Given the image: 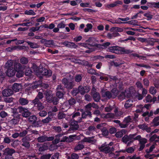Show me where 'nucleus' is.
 Returning <instances> with one entry per match:
<instances>
[{
	"label": "nucleus",
	"instance_id": "1",
	"mask_svg": "<svg viewBox=\"0 0 159 159\" xmlns=\"http://www.w3.org/2000/svg\"><path fill=\"white\" fill-rule=\"evenodd\" d=\"M14 66L16 70V72H17L16 75V76L18 78L22 77L24 74V70L25 66H22L20 63L18 62L14 63Z\"/></svg>",
	"mask_w": 159,
	"mask_h": 159
},
{
	"label": "nucleus",
	"instance_id": "2",
	"mask_svg": "<svg viewBox=\"0 0 159 159\" xmlns=\"http://www.w3.org/2000/svg\"><path fill=\"white\" fill-rule=\"evenodd\" d=\"M34 71L37 75L40 78H42L41 75L49 77L52 74L51 70L48 71L44 68L39 69L37 67L36 70Z\"/></svg>",
	"mask_w": 159,
	"mask_h": 159
},
{
	"label": "nucleus",
	"instance_id": "3",
	"mask_svg": "<svg viewBox=\"0 0 159 159\" xmlns=\"http://www.w3.org/2000/svg\"><path fill=\"white\" fill-rule=\"evenodd\" d=\"M98 149L100 152L105 154L111 153L114 150L113 147H109L108 146H107V145L106 144V143L102 144L99 147Z\"/></svg>",
	"mask_w": 159,
	"mask_h": 159
},
{
	"label": "nucleus",
	"instance_id": "4",
	"mask_svg": "<svg viewBox=\"0 0 159 159\" xmlns=\"http://www.w3.org/2000/svg\"><path fill=\"white\" fill-rule=\"evenodd\" d=\"M37 117L35 115H32L29 117L28 121L32 126L38 127L41 126L42 123L41 121H37Z\"/></svg>",
	"mask_w": 159,
	"mask_h": 159
},
{
	"label": "nucleus",
	"instance_id": "5",
	"mask_svg": "<svg viewBox=\"0 0 159 159\" xmlns=\"http://www.w3.org/2000/svg\"><path fill=\"white\" fill-rule=\"evenodd\" d=\"M112 94L109 91H102V95L104 97H107L108 98H110L112 97L114 98L116 96L118 93V91L116 89L114 88L111 91Z\"/></svg>",
	"mask_w": 159,
	"mask_h": 159
},
{
	"label": "nucleus",
	"instance_id": "6",
	"mask_svg": "<svg viewBox=\"0 0 159 159\" xmlns=\"http://www.w3.org/2000/svg\"><path fill=\"white\" fill-rule=\"evenodd\" d=\"M17 111L19 113H21L23 117L25 118L30 117L31 115V112L27 109L23 108L22 107H18Z\"/></svg>",
	"mask_w": 159,
	"mask_h": 159
},
{
	"label": "nucleus",
	"instance_id": "7",
	"mask_svg": "<svg viewBox=\"0 0 159 159\" xmlns=\"http://www.w3.org/2000/svg\"><path fill=\"white\" fill-rule=\"evenodd\" d=\"M62 83L64 84L65 87L68 89H71L74 86L73 83L70 81H69L67 79L64 78L62 80Z\"/></svg>",
	"mask_w": 159,
	"mask_h": 159
},
{
	"label": "nucleus",
	"instance_id": "8",
	"mask_svg": "<svg viewBox=\"0 0 159 159\" xmlns=\"http://www.w3.org/2000/svg\"><path fill=\"white\" fill-rule=\"evenodd\" d=\"M32 101L34 106L36 107L38 110H41L44 108L43 106L42 103L39 102V100H33Z\"/></svg>",
	"mask_w": 159,
	"mask_h": 159
},
{
	"label": "nucleus",
	"instance_id": "9",
	"mask_svg": "<svg viewBox=\"0 0 159 159\" xmlns=\"http://www.w3.org/2000/svg\"><path fill=\"white\" fill-rule=\"evenodd\" d=\"M70 129L73 130H78L79 128L77 121L71 120L70 121Z\"/></svg>",
	"mask_w": 159,
	"mask_h": 159
},
{
	"label": "nucleus",
	"instance_id": "10",
	"mask_svg": "<svg viewBox=\"0 0 159 159\" xmlns=\"http://www.w3.org/2000/svg\"><path fill=\"white\" fill-rule=\"evenodd\" d=\"M120 47L119 46H112L109 47L108 50L109 51L116 54H120Z\"/></svg>",
	"mask_w": 159,
	"mask_h": 159
},
{
	"label": "nucleus",
	"instance_id": "11",
	"mask_svg": "<svg viewBox=\"0 0 159 159\" xmlns=\"http://www.w3.org/2000/svg\"><path fill=\"white\" fill-rule=\"evenodd\" d=\"M13 67L14 66H13ZM16 73V70L14 67L8 68L7 72V74L8 76L12 77Z\"/></svg>",
	"mask_w": 159,
	"mask_h": 159
},
{
	"label": "nucleus",
	"instance_id": "12",
	"mask_svg": "<svg viewBox=\"0 0 159 159\" xmlns=\"http://www.w3.org/2000/svg\"><path fill=\"white\" fill-rule=\"evenodd\" d=\"M79 92L82 94H84L85 92H88L90 90V88L87 87H83L80 86L79 87Z\"/></svg>",
	"mask_w": 159,
	"mask_h": 159
},
{
	"label": "nucleus",
	"instance_id": "13",
	"mask_svg": "<svg viewBox=\"0 0 159 159\" xmlns=\"http://www.w3.org/2000/svg\"><path fill=\"white\" fill-rule=\"evenodd\" d=\"M122 3V2L121 1L119 0H117L114 2L113 3L107 5L106 7L107 9H110L111 7H114L116 6L118 4L121 5Z\"/></svg>",
	"mask_w": 159,
	"mask_h": 159
},
{
	"label": "nucleus",
	"instance_id": "14",
	"mask_svg": "<svg viewBox=\"0 0 159 159\" xmlns=\"http://www.w3.org/2000/svg\"><path fill=\"white\" fill-rule=\"evenodd\" d=\"M13 94V91L9 89H7L4 90L2 91V94L3 96L9 97L11 96Z\"/></svg>",
	"mask_w": 159,
	"mask_h": 159
},
{
	"label": "nucleus",
	"instance_id": "15",
	"mask_svg": "<svg viewBox=\"0 0 159 159\" xmlns=\"http://www.w3.org/2000/svg\"><path fill=\"white\" fill-rule=\"evenodd\" d=\"M15 152V150L13 149L6 148L4 150V153L7 156H11Z\"/></svg>",
	"mask_w": 159,
	"mask_h": 159
},
{
	"label": "nucleus",
	"instance_id": "16",
	"mask_svg": "<svg viewBox=\"0 0 159 159\" xmlns=\"http://www.w3.org/2000/svg\"><path fill=\"white\" fill-rule=\"evenodd\" d=\"M22 143L21 145L23 146L28 148H29L30 146L29 142L26 137L23 138L22 139Z\"/></svg>",
	"mask_w": 159,
	"mask_h": 159
},
{
	"label": "nucleus",
	"instance_id": "17",
	"mask_svg": "<svg viewBox=\"0 0 159 159\" xmlns=\"http://www.w3.org/2000/svg\"><path fill=\"white\" fill-rule=\"evenodd\" d=\"M21 88L22 86L21 84L16 83H14L12 87L13 90L16 92L19 91Z\"/></svg>",
	"mask_w": 159,
	"mask_h": 159
},
{
	"label": "nucleus",
	"instance_id": "18",
	"mask_svg": "<svg viewBox=\"0 0 159 159\" xmlns=\"http://www.w3.org/2000/svg\"><path fill=\"white\" fill-rule=\"evenodd\" d=\"M136 101H137V100H127L124 105L125 107L126 108H129L132 105V103Z\"/></svg>",
	"mask_w": 159,
	"mask_h": 159
},
{
	"label": "nucleus",
	"instance_id": "19",
	"mask_svg": "<svg viewBox=\"0 0 159 159\" xmlns=\"http://www.w3.org/2000/svg\"><path fill=\"white\" fill-rule=\"evenodd\" d=\"M87 116H89L90 117H92V114L90 111L86 110L82 113V117L83 118H85Z\"/></svg>",
	"mask_w": 159,
	"mask_h": 159
},
{
	"label": "nucleus",
	"instance_id": "20",
	"mask_svg": "<svg viewBox=\"0 0 159 159\" xmlns=\"http://www.w3.org/2000/svg\"><path fill=\"white\" fill-rule=\"evenodd\" d=\"M120 54H129L131 53L132 52L129 49H125L124 48H122L120 47Z\"/></svg>",
	"mask_w": 159,
	"mask_h": 159
},
{
	"label": "nucleus",
	"instance_id": "21",
	"mask_svg": "<svg viewBox=\"0 0 159 159\" xmlns=\"http://www.w3.org/2000/svg\"><path fill=\"white\" fill-rule=\"evenodd\" d=\"M42 84V81L39 80L37 82H35L33 84L30 85L32 89H36L39 86H40Z\"/></svg>",
	"mask_w": 159,
	"mask_h": 159
},
{
	"label": "nucleus",
	"instance_id": "22",
	"mask_svg": "<svg viewBox=\"0 0 159 159\" xmlns=\"http://www.w3.org/2000/svg\"><path fill=\"white\" fill-rule=\"evenodd\" d=\"M125 133V129H122L120 131H118L116 133L115 136L117 138H120L122 137L124 134Z\"/></svg>",
	"mask_w": 159,
	"mask_h": 159
},
{
	"label": "nucleus",
	"instance_id": "23",
	"mask_svg": "<svg viewBox=\"0 0 159 159\" xmlns=\"http://www.w3.org/2000/svg\"><path fill=\"white\" fill-rule=\"evenodd\" d=\"M84 139L85 142L92 143H95L96 141L93 137L85 138H84Z\"/></svg>",
	"mask_w": 159,
	"mask_h": 159
},
{
	"label": "nucleus",
	"instance_id": "24",
	"mask_svg": "<svg viewBox=\"0 0 159 159\" xmlns=\"http://www.w3.org/2000/svg\"><path fill=\"white\" fill-rule=\"evenodd\" d=\"M138 22L136 20H132L126 22H124V24L127 23L134 25H138Z\"/></svg>",
	"mask_w": 159,
	"mask_h": 159
},
{
	"label": "nucleus",
	"instance_id": "25",
	"mask_svg": "<svg viewBox=\"0 0 159 159\" xmlns=\"http://www.w3.org/2000/svg\"><path fill=\"white\" fill-rule=\"evenodd\" d=\"M76 63H78L79 64H83L84 65L87 66L89 67H91L92 66V65L90 64H89V62L87 61H84L80 62L76 61Z\"/></svg>",
	"mask_w": 159,
	"mask_h": 159
},
{
	"label": "nucleus",
	"instance_id": "26",
	"mask_svg": "<svg viewBox=\"0 0 159 159\" xmlns=\"http://www.w3.org/2000/svg\"><path fill=\"white\" fill-rule=\"evenodd\" d=\"M46 136H42L39 137L37 138V140L39 143L43 142L46 141Z\"/></svg>",
	"mask_w": 159,
	"mask_h": 159
},
{
	"label": "nucleus",
	"instance_id": "27",
	"mask_svg": "<svg viewBox=\"0 0 159 159\" xmlns=\"http://www.w3.org/2000/svg\"><path fill=\"white\" fill-rule=\"evenodd\" d=\"M86 27L84 29V31L85 32H87L92 28L93 26L92 24L88 23L86 25Z\"/></svg>",
	"mask_w": 159,
	"mask_h": 159
},
{
	"label": "nucleus",
	"instance_id": "28",
	"mask_svg": "<svg viewBox=\"0 0 159 159\" xmlns=\"http://www.w3.org/2000/svg\"><path fill=\"white\" fill-rule=\"evenodd\" d=\"M18 108L16 109H14L13 111V115L14 117H16V118L19 119V115L18 114L19 111H17Z\"/></svg>",
	"mask_w": 159,
	"mask_h": 159
},
{
	"label": "nucleus",
	"instance_id": "29",
	"mask_svg": "<svg viewBox=\"0 0 159 159\" xmlns=\"http://www.w3.org/2000/svg\"><path fill=\"white\" fill-rule=\"evenodd\" d=\"M93 96L94 99H99L100 96L99 93L96 92H92Z\"/></svg>",
	"mask_w": 159,
	"mask_h": 159
},
{
	"label": "nucleus",
	"instance_id": "30",
	"mask_svg": "<svg viewBox=\"0 0 159 159\" xmlns=\"http://www.w3.org/2000/svg\"><path fill=\"white\" fill-rule=\"evenodd\" d=\"M111 43L110 42H107L103 43L102 44H99L98 45L100 48H107L108 46L110 45Z\"/></svg>",
	"mask_w": 159,
	"mask_h": 159
},
{
	"label": "nucleus",
	"instance_id": "31",
	"mask_svg": "<svg viewBox=\"0 0 159 159\" xmlns=\"http://www.w3.org/2000/svg\"><path fill=\"white\" fill-rule=\"evenodd\" d=\"M63 44L67 46L71 45L73 47H74L75 48L77 47V46L72 42H65L63 43Z\"/></svg>",
	"mask_w": 159,
	"mask_h": 159
},
{
	"label": "nucleus",
	"instance_id": "32",
	"mask_svg": "<svg viewBox=\"0 0 159 159\" xmlns=\"http://www.w3.org/2000/svg\"><path fill=\"white\" fill-rule=\"evenodd\" d=\"M13 61L12 60H9L6 64V66L8 68H11L13 65Z\"/></svg>",
	"mask_w": 159,
	"mask_h": 159
},
{
	"label": "nucleus",
	"instance_id": "33",
	"mask_svg": "<svg viewBox=\"0 0 159 159\" xmlns=\"http://www.w3.org/2000/svg\"><path fill=\"white\" fill-rule=\"evenodd\" d=\"M84 148V146L83 145L79 144L75 147L74 149L75 151H76L79 150H81Z\"/></svg>",
	"mask_w": 159,
	"mask_h": 159
},
{
	"label": "nucleus",
	"instance_id": "34",
	"mask_svg": "<svg viewBox=\"0 0 159 159\" xmlns=\"http://www.w3.org/2000/svg\"><path fill=\"white\" fill-rule=\"evenodd\" d=\"M25 14L26 15H35L36 13L34 12L32 10H26L25 12Z\"/></svg>",
	"mask_w": 159,
	"mask_h": 159
},
{
	"label": "nucleus",
	"instance_id": "35",
	"mask_svg": "<svg viewBox=\"0 0 159 159\" xmlns=\"http://www.w3.org/2000/svg\"><path fill=\"white\" fill-rule=\"evenodd\" d=\"M20 62L22 64H25L28 63V60L26 58L23 57L20 59Z\"/></svg>",
	"mask_w": 159,
	"mask_h": 159
},
{
	"label": "nucleus",
	"instance_id": "36",
	"mask_svg": "<svg viewBox=\"0 0 159 159\" xmlns=\"http://www.w3.org/2000/svg\"><path fill=\"white\" fill-rule=\"evenodd\" d=\"M115 113H107L105 116L104 118H113L115 117Z\"/></svg>",
	"mask_w": 159,
	"mask_h": 159
},
{
	"label": "nucleus",
	"instance_id": "37",
	"mask_svg": "<svg viewBox=\"0 0 159 159\" xmlns=\"http://www.w3.org/2000/svg\"><path fill=\"white\" fill-rule=\"evenodd\" d=\"M115 116L116 117H120L122 115V113L121 111H118L117 108H116L114 111Z\"/></svg>",
	"mask_w": 159,
	"mask_h": 159
},
{
	"label": "nucleus",
	"instance_id": "38",
	"mask_svg": "<svg viewBox=\"0 0 159 159\" xmlns=\"http://www.w3.org/2000/svg\"><path fill=\"white\" fill-rule=\"evenodd\" d=\"M122 140L123 142L126 144L127 143V142L130 140L128 136L127 135H125L122 138Z\"/></svg>",
	"mask_w": 159,
	"mask_h": 159
},
{
	"label": "nucleus",
	"instance_id": "39",
	"mask_svg": "<svg viewBox=\"0 0 159 159\" xmlns=\"http://www.w3.org/2000/svg\"><path fill=\"white\" fill-rule=\"evenodd\" d=\"M54 44V42L52 40H47L45 43V46L46 47H50Z\"/></svg>",
	"mask_w": 159,
	"mask_h": 159
},
{
	"label": "nucleus",
	"instance_id": "40",
	"mask_svg": "<svg viewBox=\"0 0 159 159\" xmlns=\"http://www.w3.org/2000/svg\"><path fill=\"white\" fill-rule=\"evenodd\" d=\"M79 157L76 153H73L70 156V157H69L68 159H79Z\"/></svg>",
	"mask_w": 159,
	"mask_h": 159
},
{
	"label": "nucleus",
	"instance_id": "41",
	"mask_svg": "<svg viewBox=\"0 0 159 159\" xmlns=\"http://www.w3.org/2000/svg\"><path fill=\"white\" fill-rule=\"evenodd\" d=\"M138 107L139 108V109H137L136 111V113H140L141 112H143V105H140L138 106Z\"/></svg>",
	"mask_w": 159,
	"mask_h": 159
},
{
	"label": "nucleus",
	"instance_id": "42",
	"mask_svg": "<svg viewBox=\"0 0 159 159\" xmlns=\"http://www.w3.org/2000/svg\"><path fill=\"white\" fill-rule=\"evenodd\" d=\"M27 43L31 48H37L38 47V46L35 43H31L30 42H27Z\"/></svg>",
	"mask_w": 159,
	"mask_h": 159
},
{
	"label": "nucleus",
	"instance_id": "43",
	"mask_svg": "<svg viewBox=\"0 0 159 159\" xmlns=\"http://www.w3.org/2000/svg\"><path fill=\"white\" fill-rule=\"evenodd\" d=\"M58 118L59 120H61L65 118L66 116V115L61 112H60L58 114Z\"/></svg>",
	"mask_w": 159,
	"mask_h": 159
},
{
	"label": "nucleus",
	"instance_id": "44",
	"mask_svg": "<svg viewBox=\"0 0 159 159\" xmlns=\"http://www.w3.org/2000/svg\"><path fill=\"white\" fill-rule=\"evenodd\" d=\"M51 121H52L51 118L48 116L46 118L43 120H42V122L43 124H46L48 123L49 122Z\"/></svg>",
	"mask_w": 159,
	"mask_h": 159
},
{
	"label": "nucleus",
	"instance_id": "45",
	"mask_svg": "<svg viewBox=\"0 0 159 159\" xmlns=\"http://www.w3.org/2000/svg\"><path fill=\"white\" fill-rule=\"evenodd\" d=\"M102 134L104 136H107L108 135L109 132L105 128H104L102 130Z\"/></svg>",
	"mask_w": 159,
	"mask_h": 159
},
{
	"label": "nucleus",
	"instance_id": "46",
	"mask_svg": "<svg viewBox=\"0 0 159 159\" xmlns=\"http://www.w3.org/2000/svg\"><path fill=\"white\" fill-rule=\"evenodd\" d=\"M134 149L133 147H130L126 148V151L128 153H132L134 152Z\"/></svg>",
	"mask_w": 159,
	"mask_h": 159
},
{
	"label": "nucleus",
	"instance_id": "47",
	"mask_svg": "<svg viewBox=\"0 0 159 159\" xmlns=\"http://www.w3.org/2000/svg\"><path fill=\"white\" fill-rule=\"evenodd\" d=\"M80 6L83 7H91L89 3H81L80 4Z\"/></svg>",
	"mask_w": 159,
	"mask_h": 159
},
{
	"label": "nucleus",
	"instance_id": "48",
	"mask_svg": "<svg viewBox=\"0 0 159 159\" xmlns=\"http://www.w3.org/2000/svg\"><path fill=\"white\" fill-rule=\"evenodd\" d=\"M32 25V23L31 22H28L26 23H21L20 25L21 26H30Z\"/></svg>",
	"mask_w": 159,
	"mask_h": 159
},
{
	"label": "nucleus",
	"instance_id": "49",
	"mask_svg": "<svg viewBox=\"0 0 159 159\" xmlns=\"http://www.w3.org/2000/svg\"><path fill=\"white\" fill-rule=\"evenodd\" d=\"M82 78V76L80 75H78L75 76V80L76 82H79L81 81Z\"/></svg>",
	"mask_w": 159,
	"mask_h": 159
},
{
	"label": "nucleus",
	"instance_id": "50",
	"mask_svg": "<svg viewBox=\"0 0 159 159\" xmlns=\"http://www.w3.org/2000/svg\"><path fill=\"white\" fill-rule=\"evenodd\" d=\"M149 92L151 94H154L156 93V90L154 87L151 86L150 88Z\"/></svg>",
	"mask_w": 159,
	"mask_h": 159
},
{
	"label": "nucleus",
	"instance_id": "51",
	"mask_svg": "<svg viewBox=\"0 0 159 159\" xmlns=\"http://www.w3.org/2000/svg\"><path fill=\"white\" fill-rule=\"evenodd\" d=\"M32 73V72L31 70L29 68L26 70L25 74L26 75L30 77L31 76Z\"/></svg>",
	"mask_w": 159,
	"mask_h": 159
},
{
	"label": "nucleus",
	"instance_id": "52",
	"mask_svg": "<svg viewBox=\"0 0 159 159\" xmlns=\"http://www.w3.org/2000/svg\"><path fill=\"white\" fill-rule=\"evenodd\" d=\"M43 27V26H40L39 27H33L30 28V30L33 32H35L39 30L40 28H42Z\"/></svg>",
	"mask_w": 159,
	"mask_h": 159
},
{
	"label": "nucleus",
	"instance_id": "53",
	"mask_svg": "<svg viewBox=\"0 0 159 159\" xmlns=\"http://www.w3.org/2000/svg\"><path fill=\"white\" fill-rule=\"evenodd\" d=\"M51 156L50 154L44 155L41 157V159H50Z\"/></svg>",
	"mask_w": 159,
	"mask_h": 159
},
{
	"label": "nucleus",
	"instance_id": "54",
	"mask_svg": "<svg viewBox=\"0 0 159 159\" xmlns=\"http://www.w3.org/2000/svg\"><path fill=\"white\" fill-rule=\"evenodd\" d=\"M111 23L112 24H121L124 23L123 22L120 21V19H119V18H118L117 19L113 20L112 21H111Z\"/></svg>",
	"mask_w": 159,
	"mask_h": 159
},
{
	"label": "nucleus",
	"instance_id": "55",
	"mask_svg": "<svg viewBox=\"0 0 159 159\" xmlns=\"http://www.w3.org/2000/svg\"><path fill=\"white\" fill-rule=\"evenodd\" d=\"M28 133V131L26 130H24L21 132H20L19 134H20L19 136L20 137H23L25 136Z\"/></svg>",
	"mask_w": 159,
	"mask_h": 159
},
{
	"label": "nucleus",
	"instance_id": "56",
	"mask_svg": "<svg viewBox=\"0 0 159 159\" xmlns=\"http://www.w3.org/2000/svg\"><path fill=\"white\" fill-rule=\"evenodd\" d=\"M66 25L63 22L59 23L57 26V27L59 29L64 28L65 27Z\"/></svg>",
	"mask_w": 159,
	"mask_h": 159
},
{
	"label": "nucleus",
	"instance_id": "57",
	"mask_svg": "<svg viewBox=\"0 0 159 159\" xmlns=\"http://www.w3.org/2000/svg\"><path fill=\"white\" fill-rule=\"evenodd\" d=\"M147 125L145 124L139 125H138V127L144 130H145L146 127H147Z\"/></svg>",
	"mask_w": 159,
	"mask_h": 159
},
{
	"label": "nucleus",
	"instance_id": "58",
	"mask_svg": "<svg viewBox=\"0 0 159 159\" xmlns=\"http://www.w3.org/2000/svg\"><path fill=\"white\" fill-rule=\"evenodd\" d=\"M47 114V112L44 111H40L39 113V115L42 117L45 116Z\"/></svg>",
	"mask_w": 159,
	"mask_h": 159
},
{
	"label": "nucleus",
	"instance_id": "59",
	"mask_svg": "<svg viewBox=\"0 0 159 159\" xmlns=\"http://www.w3.org/2000/svg\"><path fill=\"white\" fill-rule=\"evenodd\" d=\"M116 129L115 128L112 127L110 129L109 132L110 134H113L116 133Z\"/></svg>",
	"mask_w": 159,
	"mask_h": 159
},
{
	"label": "nucleus",
	"instance_id": "60",
	"mask_svg": "<svg viewBox=\"0 0 159 159\" xmlns=\"http://www.w3.org/2000/svg\"><path fill=\"white\" fill-rule=\"evenodd\" d=\"M81 46L84 47L85 48H88L89 49L90 48H89L90 46L89 44L84 43H78Z\"/></svg>",
	"mask_w": 159,
	"mask_h": 159
},
{
	"label": "nucleus",
	"instance_id": "61",
	"mask_svg": "<svg viewBox=\"0 0 159 159\" xmlns=\"http://www.w3.org/2000/svg\"><path fill=\"white\" fill-rule=\"evenodd\" d=\"M7 115V113L5 111H2L0 113V116L2 118L5 117Z\"/></svg>",
	"mask_w": 159,
	"mask_h": 159
},
{
	"label": "nucleus",
	"instance_id": "62",
	"mask_svg": "<svg viewBox=\"0 0 159 159\" xmlns=\"http://www.w3.org/2000/svg\"><path fill=\"white\" fill-rule=\"evenodd\" d=\"M43 97V93L41 92H39L35 99H42Z\"/></svg>",
	"mask_w": 159,
	"mask_h": 159
},
{
	"label": "nucleus",
	"instance_id": "63",
	"mask_svg": "<svg viewBox=\"0 0 159 159\" xmlns=\"http://www.w3.org/2000/svg\"><path fill=\"white\" fill-rule=\"evenodd\" d=\"M19 102L22 105H24L28 102V100H19Z\"/></svg>",
	"mask_w": 159,
	"mask_h": 159
},
{
	"label": "nucleus",
	"instance_id": "64",
	"mask_svg": "<svg viewBox=\"0 0 159 159\" xmlns=\"http://www.w3.org/2000/svg\"><path fill=\"white\" fill-rule=\"evenodd\" d=\"M59 156V153L56 152L52 156L51 159H58Z\"/></svg>",
	"mask_w": 159,
	"mask_h": 159
}]
</instances>
